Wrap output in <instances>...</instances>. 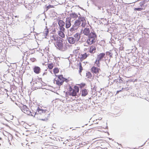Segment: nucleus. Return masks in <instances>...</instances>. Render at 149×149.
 I'll return each mask as SVG.
<instances>
[{
  "instance_id": "f257e3e1",
  "label": "nucleus",
  "mask_w": 149,
  "mask_h": 149,
  "mask_svg": "<svg viewBox=\"0 0 149 149\" xmlns=\"http://www.w3.org/2000/svg\"><path fill=\"white\" fill-rule=\"evenodd\" d=\"M63 39L60 37H58L57 42H56V47L59 50L64 51L66 50L67 48L66 47V45L65 43H63Z\"/></svg>"
},
{
  "instance_id": "f03ea898",
  "label": "nucleus",
  "mask_w": 149,
  "mask_h": 149,
  "mask_svg": "<svg viewBox=\"0 0 149 149\" xmlns=\"http://www.w3.org/2000/svg\"><path fill=\"white\" fill-rule=\"evenodd\" d=\"M88 38L87 40V42L89 45H91L96 42V39L97 36L95 32H91L88 35Z\"/></svg>"
},
{
  "instance_id": "7ed1b4c3",
  "label": "nucleus",
  "mask_w": 149,
  "mask_h": 149,
  "mask_svg": "<svg viewBox=\"0 0 149 149\" xmlns=\"http://www.w3.org/2000/svg\"><path fill=\"white\" fill-rule=\"evenodd\" d=\"M49 114H47L46 112H45L41 115H37V118L40 120L45 121L48 120V117L49 116Z\"/></svg>"
},
{
  "instance_id": "20e7f679",
  "label": "nucleus",
  "mask_w": 149,
  "mask_h": 149,
  "mask_svg": "<svg viewBox=\"0 0 149 149\" xmlns=\"http://www.w3.org/2000/svg\"><path fill=\"white\" fill-rule=\"evenodd\" d=\"M79 91V88L78 86H74L73 91L72 92L69 93L70 95L72 96H76L77 95V94L78 93Z\"/></svg>"
},
{
  "instance_id": "39448f33",
  "label": "nucleus",
  "mask_w": 149,
  "mask_h": 149,
  "mask_svg": "<svg viewBox=\"0 0 149 149\" xmlns=\"http://www.w3.org/2000/svg\"><path fill=\"white\" fill-rule=\"evenodd\" d=\"M22 111L27 115L31 114V112L29 110L27 107L25 105H23L22 107Z\"/></svg>"
},
{
  "instance_id": "423d86ee",
  "label": "nucleus",
  "mask_w": 149,
  "mask_h": 149,
  "mask_svg": "<svg viewBox=\"0 0 149 149\" xmlns=\"http://www.w3.org/2000/svg\"><path fill=\"white\" fill-rule=\"evenodd\" d=\"M71 18L69 17H67L65 21V27L68 29L69 28L71 25Z\"/></svg>"
},
{
  "instance_id": "0eeeda50",
  "label": "nucleus",
  "mask_w": 149,
  "mask_h": 149,
  "mask_svg": "<svg viewBox=\"0 0 149 149\" xmlns=\"http://www.w3.org/2000/svg\"><path fill=\"white\" fill-rule=\"evenodd\" d=\"M67 40L68 42L70 44H74L76 42L74 38L72 37H68Z\"/></svg>"
},
{
  "instance_id": "6e6552de",
  "label": "nucleus",
  "mask_w": 149,
  "mask_h": 149,
  "mask_svg": "<svg viewBox=\"0 0 149 149\" xmlns=\"http://www.w3.org/2000/svg\"><path fill=\"white\" fill-rule=\"evenodd\" d=\"M105 54L104 53H102L97 55V59L98 61H101L102 59L104 57Z\"/></svg>"
},
{
  "instance_id": "1a4fd4ad",
  "label": "nucleus",
  "mask_w": 149,
  "mask_h": 149,
  "mask_svg": "<svg viewBox=\"0 0 149 149\" xmlns=\"http://www.w3.org/2000/svg\"><path fill=\"white\" fill-rule=\"evenodd\" d=\"M96 46L95 45H93L90 48L89 52L91 53H94L96 50Z\"/></svg>"
},
{
  "instance_id": "9d476101",
  "label": "nucleus",
  "mask_w": 149,
  "mask_h": 149,
  "mask_svg": "<svg viewBox=\"0 0 149 149\" xmlns=\"http://www.w3.org/2000/svg\"><path fill=\"white\" fill-rule=\"evenodd\" d=\"M33 70L34 72L37 74L39 73L41 70L40 68L37 66H35L33 68Z\"/></svg>"
},
{
  "instance_id": "9b49d317",
  "label": "nucleus",
  "mask_w": 149,
  "mask_h": 149,
  "mask_svg": "<svg viewBox=\"0 0 149 149\" xmlns=\"http://www.w3.org/2000/svg\"><path fill=\"white\" fill-rule=\"evenodd\" d=\"M38 112V115H41L44 112H46L47 110H43L40 108L39 107H38L37 109Z\"/></svg>"
},
{
  "instance_id": "f8f14e48",
  "label": "nucleus",
  "mask_w": 149,
  "mask_h": 149,
  "mask_svg": "<svg viewBox=\"0 0 149 149\" xmlns=\"http://www.w3.org/2000/svg\"><path fill=\"white\" fill-rule=\"evenodd\" d=\"M99 70H100L99 68L94 66L93 67L91 68V70L92 72L95 74L98 73Z\"/></svg>"
},
{
  "instance_id": "ddd939ff",
  "label": "nucleus",
  "mask_w": 149,
  "mask_h": 149,
  "mask_svg": "<svg viewBox=\"0 0 149 149\" xmlns=\"http://www.w3.org/2000/svg\"><path fill=\"white\" fill-rule=\"evenodd\" d=\"M74 38L76 40V42H77L79 40L80 38V36L79 33H77L74 36Z\"/></svg>"
},
{
  "instance_id": "4468645a",
  "label": "nucleus",
  "mask_w": 149,
  "mask_h": 149,
  "mask_svg": "<svg viewBox=\"0 0 149 149\" xmlns=\"http://www.w3.org/2000/svg\"><path fill=\"white\" fill-rule=\"evenodd\" d=\"M83 33L86 36H88L90 33V31L88 28H86L83 31Z\"/></svg>"
},
{
  "instance_id": "2eb2a0df",
  "label": "nucleus",
  "mask_w": 149,
  "mask_h": 149,
  "mask_svg": "<svg viewBox=\"0 0 149 149\" xmlns=\"http://www.w3.org/2000/svg\"><path fill=\"white\" fill-rule=\"evenodd\" d=\"M88 93L87 90L86 89H84L82 90L81 96H85L88 94Z\"/></svg>"
},
{
  "instance_id": "dca6fc26",
  "label": "nucleus",
  "mask_w": 149,
  "mask_h": 149,
  "mask_svg": "<svg viewBox=\"0 0 149 149\" xmlns=\"http://www.w3.org/2000/svg\"><path fill=\"white\" fill-rule=\"evenodd\" d=\"M78 14L79 15V16L78 17V19L79 20L80 22H82L86 19L85 17L81 16L79 13Z\"/></svg>"
},
{
  "instance_id": "f3484780",
  "label": "nucleus",
  "mask_w": 149,
  "mask_h": 149,
  "mask_svg": "<svg viewBox=\"0 0 149 149\" xmlns=\"http://www.w3.org/2000/svg\"><path fill=\"white\" fill-rule=\"evenodd\" d=\"M58 24L59 26H64L65 24V23L62 20H59L58 22Z\"/></svg>"
},
{
  "instance_id": "a211bd4d",
  "label": "nucleus",
  "mask_w": 149,
  "mask_h": 149,
  "mask_svg": "<svg viewBox=\"0 0 149 149\" xmlns=\"http://www.w3.org/2000/svg\"><path fill=\"white\" fill-rule=\"evenodd\" d=\"M70 16L72 18H76L77 17H79L77 15V14L76 13H72L71 14H70Z\"/></svg>"
},
{
  "instance_id": "6ab92c4d",
  "label": "nucleus",
  "mask_w": 149,
  "mask_h": 149,
  "mask_svg": "<svg viewBox=\"0 0 149 149\" xmlns=\"http://www.w3.org/2000/svg\"><path fill=\"white\" fill-rule=\"evenodd\" d=\"M56 84L58 86H60L63 83V81H61L60 80H59L58 79L56 80Z\"/></svg>"
},
{
  "instance_id": "aec40b11",
  "label": "nucleus",
  "mask_w": 149,
  "mask_h": 149,
  "mask_svg": "<svg viewBox=\"0 0 149 149\" xmlns=\"http://www.w3.org/2000/svg\"><path fill=\"white\" fill-rule=\"evenodd\" d=\"M38 112L37 110L36 111H33L32 112H31V114L29 115H31L32 116H34L35 117H36L37 118V116L38 115Z\"/></svg>"
},
{
  "instance_id": "412c9836",
  "label": "nucleus",
  "mask_w": 149,
  "mask_h": 149,
  "mask_svg": "<svg viewBox=\"0 0 149 149\" xmlns=\"http://www.w3.org/2000/svg\"><path fill=\"white\" fill-rule=\"evenodd\" d=\"M64 32L58 31V34L59 36H61L62 38H63L65 37V35L63 33Z\"/></svg>"
},
{
  "instance_id": "4be33fe9",
  "label": "nucleus",
  "mask_w": 149,
  "mask_h": 149,
  "mask_svg": "<svg viewBox=\"0 0 149 149\" xmlns=\"http://www.w3.org/2000/svg\"><path fill=\"white\" fill-rule=\"evenodd\" d=\"M145 9V8L142 7L141 8H134V11H141L142 10H143Z\"/></svg>"
},
{
  "instance_id": "5701e85b",
  "label": "nucleus",
  "mask_w": 149,
  "mask_h": 149,
  "mask_svg": "<svg viewBox=\"0 0 149 149\" xmlns=\"http://www.w3.org/2000/svg\"><path fill=\"white\" fill-rule=\"evenodd\" d=\"M92 76V74L90 72H89L86 73V76L88 78H91Z\"/></svg>"
},
{
  "instance_id": "b1692460",
  "label": "nucleus",
  "mask_w": 149,
  "mask_h": 149,
  "mask_svg": "<svg viewBox=\"0 0 149 149\" xmlns=\"http://www.w3.org/2000/svg\"><path fill=\"white\" fill-rule=\"evenodd\" d=\"M98 61L97 59H96L95 62V65L97 67H99L100 66V61Z\"/></svg>"
},
{
  "instance_id": "393cba45",
  "label": "nucleus",
  "mask_w": 149,
  "mask_h": 149,
  "mask_svg": "<svg viewBox=\"0 0 149 149\" xmlns=\"http://www.w3.org/2000/svg\"><path fill=\"white\" fill-rule=\"evenodd\" d=\"M74 23L78 27L81 24V22L78 19L75 21Z\"/></svg>"
},
{
  "instance_id": "a878e982",
  "label": "nucleus",
  "mask_w": 149,
  "mask_h": 149,
  "mask_svg": "<svg viewBox=\"0 0 149 149\" xmlns=\"http://www.w3.org/2000/svg\"><path fill=\"white\" fill-rule=\"evenodd\" d=\"M48 68L50 70L52 69L54 67V65L53 63L49 64L48 65Z\"/></svg>"
},
{
  "instance_id": "bb28decb",
  "label": "nucleus",
  "mask_w": 149,
  "mask_h": 149,
  "mask_svg": "<svg viewBox=\"0 0 149 149\" xmlns=\"http://www.w3.org/2000/svg\"><path fill=\"white\" fill-rule=\"evenodd\" d=\"M53 70L54 73L55 74L58 73L59 72V70L57 68H54Z\"/></svg>"
},
{
  "instance_id": "cd10ccee",
  "label": "nucleus",
  "mask_w": 149,
  "mask_h": 149,
  "mask_svg": "<svg viewBox=\"0 0 149 149\" xmlns=\"http://www.w3.org/2000/svg\"><path fill=\"white\" fill-rule=\"evenodd\" d=\"M37 86H38L37 88H40L42 86V84L41 82L38 81V83L37 84Z\"/></svg>"
},
{
  "instance_id": "c85d7f7f",
  "label": "nucleus",
  "mask_w": 149,
  "mask_h": 149,
  "mask_svg": "<svg viewBox=\"0 0 149 149\" xmlns=\"http://www.w3.org/2000/svg\"><path fill=\"white\" fill-rule=\"evenodd\" d=\"M88 56L86 53L81 55V58H82L83 59H85Z\"/></svg>"
},
{
  "instance_id": "c756f323",
  "label": "nucleus",
  "mask_w": 149,
  "mask_h": 149,
  "mask_svg": "<svg viewBox=\"0 0 149 149\" xmlns=\"http://www.w3.org/2000/svg\"><path fill=\"white\" fill-rule=\"evenodd\" d=\"M53 7L54 6L53 5H52L50 4H49L48 6H46V11H47L49 8H53Z\"/></svg>"
},
{
  "instance_id": "7c9ffc66",
  "label": "nucleus",
  "mask_w": 149,
  "mask_h": 149,
  "mask_svg": "<svg viewBox=\"0 0 149 149\" xmlns=\"http://www.w3.org/2000/svg\"><path fill=\"white\" fill-rule=\"evenodd\" d=\"M81 25V26L82 27H84L86 24V20L85 19V20L83 21L82 22Z\"/></svg>"
},
{
  "instance_id": "2f4dec72",
  "label": "nucleus",
  "mask_w": 149,
  "mask_h": 149,
  "mask_svg": "<svg viewBox=\"0 0 149 149\" xmlns=\"http://www.w3.org/2000/svg\"><path fill=\"white\" fill-rule=\"evenodd\" d=\"M58 77L59 79L61 81H62L63 80V78H64L62 75H58Z\"/></svg>"
},
{
  "instance_id": "473e14b6",
  "label": "nucleus",
  "mask_w": 149,
  "mask_h": 149,
  "mask_svg": "<svg viewBox=\"0 0 149 149\" xmlns=\"http://www.w3.org/2000/svg\"><path fill=\"white\" fill-rule=\"evenodd\" d=\"M77 29H75L74 27H73V26H72V27L70 29V31L72 32L75 31Z\"/></svg>"
},
{
  "instance_id": "72a5a7b5",
  "label": "nucleus",
  "mask_w": 149,
  "mask_h": 149,
  "mask_svg": "<svg viewBox=\"0 0 149 149\" xmlns=\"http://www.w3.org/2000/svg\"><path fill=\"white\" fill-rule=\"evenodd\" d=\"M106 53L107 55H109L110 57H112L113 54L111 52H107Z\"/></svg>"
},
{
  "instance_id": "f704fd0d",
  "label": "nucleus",
  "mask_w": 149,
  "mask_h": 149,
  "mask_svg": "<svg viewBox=\"0 0 149 149\" xmlns=\"http://www.w3.org/2000/svg\"><path fill=\"white\" fill-rule=\"evenodd\" d=\"M60 31L64 32L65 30V28L63 27V26H59Z\"/></svg>"
},
{
  "instance_id": "c9c22d12",
  "label": "nucleus",
  "mask_w": 149,
  "mask_h": 149,
  "mask_svg": "<svg viewBox=\"0 0 149 149\" xmlns=\"http://www.w3.org/2000/svg\"><path fill=\"white\" fill-rule=\"evenodd\" d=\"M82 70H83V68L82 67V66H81V64L79 66V73L80 74V73L81 72V71Z\"/></svg>"
},
{
  "instance_id": "e433bc0d",
  "label": "nucleus",
  "mask_w": 149,
  "mask_h": 149,
  "mask_svg": "<svg viewBox=\"0 0 149 149\" xmlns=\"http://www.w3.org/2000/svg\"><path fill=\"white\" fill-rule=\"evenodd\" d=\"M45 34L46 36H47L49 33V31L48 29H46L44 31Z\"/></svg>"
},
{
  "instance_id": "4c0bfd02",
  "label": "nucleus",
  "mask_w": 149,
  "mask_h": 149,
  "mask_svg": "<svg viewBox=\"0 0 149 149\" xmlns=\"http://www.w3.org/2000/svg\"><path fill=\"white\" fill-rule=\"evenodd\" d=\"M115 81L116 82H117L122 83H123V80L121 79H118V80H115Z\"/></svg>"
},
{
  "instance_id": "58836bf2",
  "label": "nucleus",
  "mask_w": 149,
  "mask_h": 149,
  "mask_svg": "<svg viewBox=\"0 0 149 149\" xmlns=\"http://www.w3.org/2000/svg\"><path fill=\"white\" fill-rule=\"evenodd\" d=\"M59 37V36H57V37H54V36H52V38H53L54 40L56 41V40L57 41V40L58 37Z\"/></svg>"
},
{
  "instance_id": "ea45409f",
  "label": "nucleus",
  "mask_w": 149,
  "mask_h": 149,
  "mask_svg": "<svg viewBox=\"0 0 149 149\" xmlns=\"http://www.w3.org/2000/svg\"><path fill=\"white\" fill-rule=\"evenodd\" d=\"M101 120V119H97L96 120L95 122H96L95 124H94L93 125H94V126H95L94 125H95L96 124H97L98 123L99 121Z\"/></svg>"
},
{
  "instance_id": "a19ab883",
  "label": "nucleus",
  "mask_w": 149,
  "mask_h": 149,
  "mask_svg": "<svg viewBox=\"0 0 149 149\" xmlns=\"http://www.w3.org/2000/svg\"><path fill=\"white\" fill-rule=\"evenodd\" d=\"M73 89L72 88L71 86H70L68 91L70 92H72L73 91Z\"/></svg>"
},
{
  "instance_id": "79ce46f5",
  "label": "nucleus",
  "mask_w": 149,
  "mask_h": 149,
  "mask_svg": "<svg viewBox=\"0 0 149 149\" xmlns=\"http://www.w3.org/2000/svg\"><path fill=\"white\" fill-rule=\"evenodd\" d=\"M62 81H63V82L64 81H65L66 82H68L69 81V80L67 79L64 78Z\"/></svg>"
},
{
  "instance_id": "37998d69",
  "label": "nucleus",
  "mask_w": 149,
  "mask_h": 149,
  "mask_svg": "<svg viewBox=\"0 0 149 149\" xmlns=\"http://www.w3.org/2000/svg\"><path fill=\"white\" fill-rule=\"evenodd\" d=\"M73 26V27H74L75 29H78V26L76 25V24L74 23V24L72 26Z\"/></svg>"
},
{
  "instance_id": "c03bdc74",
  "label": "nucleus",
  "mask_w": 149,
  "mask_h": 149,
  "mask_svg": "<svg viewBox=\"0 0 149 149\" xmlns=\"http://www.w3.org/2000/svg\"><path fill=\"white\" fill-rule=\"evenodd\" d=\"M17 2L18 3H21L22 4L23 3V1H22V2L21 1V0H17Z\"/></svg>"
},
{
  "instance_id": "a18cd8bd",
  "label": "nucleus",
  "mask_w": 149,
  "mask_h": 149,
  "mask_svg": "<svg viewBox=\"0 0 149 149\" xmlns=\"http://www.w3.org/2000/svg\"><path fill=\"white\" fill-rule=\"evenodd\" d=\"M34 81H35V80H34L33 79L32 81H33V84H37L38 83Z\"/></svg>"
},
{
  "instance_id": "49530a36",
  "label": "nucleus",
  "mask_w": 149,
  "mask_h": 149,
  "mask_svg": "<svg viewBox=\"0 0 149 149\" xmlns=\"http://www.w3.org/2000/svg\"><path fill=\"white\" fill-rule=\"evenodd\" d=\"M96 88L97 87H96V86H94V87L93 88V90H95V91L96 90Z\"/></svg>"
},
{
  "instance_id": "de8ad7c7",
  "label": "nucleus",
  "mask_w": 149,
  "mask_h": 149,
  "mask_svg": "<svg viewBox=\"0 0 149 149\" xmlns=\"http://www.w3.org/2000/svg\"><path fill=\"white\" fill-rule=\"evenodd\" d=\"M39 81L40 80L41 81H42V82H43L42 81V79L41 78H39Z\"/></svg>"
},
{
  "instance_id": "09e8293b",
  "label": "nucleus",
  "mask_w": 149,
  "mask_h": 149,
  "mask_svg": "<svg viewBox=\"0 0 149 149\" xmlns=\"http://www.w3.org/2000/svg\"><path fill=\"white\" fill-rule=\"evenodd\" d=\"M121 91V90H120V91H117L116 92V94H118V93H119L120 91Z\"/></svg>"
},
{
  "instance_id": "8fccbe9b",
  "label": "nucleus",
  "mask_w": 149,
  "mask_h": 149,
  "mask_svg": "<svg viewBox=\"0 0 149 149\" xmlns=\"http://www.w3.org/2000/svg\"><path fill=\"white\" fill-rule=\"evenodd\" d=\"M98 9L99 10H101V7L100 6H98Z\"/></svg>"
},
{
  "instance_id": "3c124183",
  "label": "nucleus",
  "mask_w": 149,
  "mask_h": 149,
  "mask_svg": "<svg viewBox=\"0 0 149 149\" xmlns=\"http://www.w3.org/2000/svg\"><path fill=\"white\" fill-rule=\"evenodd\" d=\"M126 88H122V90H121V91H122V90H123V89H126Z\"/></svg>"
},
{
  "instance_id": "603ef678",
  "label": "nucleus",
  "mask_w": 149,
  "mask_h": 149,
  "mask_svg": "<svg viewBox=\"0 0 149 149\" xmlns=\"http://www.w3.org/2000/svg\"><path fill=\"white\" fill-rule=\"evenodd\" d=\"M106 65H107L108 66V64L107 63V62H106Z\"/></svg>"
},
{
  "instance_id": "864d4df0",
  "label": "nucleus",
  "mask_w": 149,
  "mask_h": 149,
  "mask_svg": "<svg viewBox=\"0 0 149 149\" xmlns=\"http://www.w3.org/2000/svg\"><path fill=\"white\" fill-rule=\"evenodd\" d=\"M108 62H109L110 61V59H109V60H108Z\"/></svg>"
},
{
  "instance_id": "5fc2aeb1",
  "label": "nucleus",
  "mask_w": 149,
  "mask_h": 149,
  "mask_svg": "<svg viewBox=\"0 0 149 149\" xmlns=\"http://www.w3.org/2000/svg\"><path fill=\"white\" fill-rule=\"evenodd\" d=\"M38 33H36V35H38Z\"/></svg>"
},
{
  "instance_id": "6e6d98bb",
  "label": "nucleus",
  "mask_w": 149,
  "mask_h": 149,
  "mask_svg": "<svg viewBox=\"0 0 149 149\" xmlns=\"http://www.w3.org/2000/svg\"><path fill=\"white\" fill-rule=\"evenodd\" d=\"M0 140H1L2 139V138L1 137H0Z\"/></svg>"
},
{
  "instance_id": "4d7b16f0",
  "label": "nucleus",
  "mask_w": 149,
  "mask_h": 149,
  "mask_svg": "<svg viewBox=\"0 0 149 149\" xmlns=\"http://www.w3.org/2000/svg\"><path fill=\"white\" fill-rule=\"evenodd\" d=\"M80 8L81 9H82V10H84V9H83L82 8Z\"/></svg>"
},
{
  "instance_id": "13d9d810",
  "label": "nucleus",
  "mask_w": 149,
  "mask_h": 149,
  "mask_svg": "<svg viewBox=\"0 0 149 149\" xmlns=\"http://www.w3.org/2000/svg\"><path fill=\"white\" fill-rule=\"evenodd\" d=\"M33 52H31V54H33Z\"/></svg>"
},
{
  "instance_id": "bf43d9fd",
  "label": "nucleus",
  "mask_w": 149,
  "mask_h": 149,
  "mask_svg": "<svg viewBox=\"0 0 149 149\" xmlns=\"http://www.w3.org/2000/svg\"><path fill=\"white\" fill-rule=\"evenodd\" d=\"M33 52H31V54H33Z\"/></svg>"
},
{
  "instance_id": "052dcab7",
  "label": "nucleus",
  "mask_w": 149,
  "mask_h": 149,
  "mask_svg": "<svg viewBox=\"0 0 149 149\" xmlns=\"http://www.w3.org/2000/svg\"><path fill=\"white\" fill-rule=\"evenodd\" d=\"M27 6V5H26V6H25V7H26V8H27V7H26V6Z\"/></svg>"
},
{
  "instance_id": "680f3d73",
  "label": "nucleus",
  "mask_w": 149,
  "mask_h": 149,
  "mask_svg": "<svg viewBox=\"0 0 149 149\" xmlns=\"http://www.w3.org/2000/svg\"><path fill=\"white\" fill-rule=\"evenodd\" d=\"M75 130V129H73L72 130Z\"/></svg>"
},
{
  "instance_id": "e2e57ef3",
  "label": "nucleus",
  "mask_w": 149,
  "mask_h": 149,
  "mask_svg": "<svg viewBox=\"0 0 149 149\" xmlns=\"http://www.w3.org/2000/svg\"><path fill=\"white\" fill-rule=\"evenodd\" d=\"M45 74V73H43V75H44Z\"/></svg>"
},
{
  "instance_id": "0e129e2a",
  "label": "nucleus",
  "mask_w": 149,
  "mask_h": 149,
  "mask_svg": "<svg viewBox=\"0 0 149 149\" xmlns=\"http://www.w3.org/2000/svg\"><path fill=\"white\" fill-rule=\"evenodd\" d=\"M84 84V85L83 86H84L85 85V84Z\"/></svg>"
},
{
  "instance_id": "69168bd1",
  "label": "nucleus",
  "mask_w": 149,
  "mask_h": 149,
  "mask_svg": "<svg viewBox=\"0 0 149 149\" xmlns=\"http://www.w3.org/2000/svg\"><path fill=\"white\" fill-rule=\"evenodd\" d=\"M54 125H55V124H53V126H54Z\"/></svg>"
},
{
  "instance_id": "338daca9",
  "label": "nucleus",
  "mask_w": 149,
  "mask_h": 149,
  "mask_svg": "<svg viewBox=\"0 0 149 149\" xmlns=\"http://www.w3.org/2000/svg\"><path fill=\"white\" fill-rule=\"evenodd\" d=\"M107 128H108V127L107 126V127H106Z\"/></svg>"
},
{
  "instance_id": "774afa93",
  "label": "nucleus",
  "mask_w": 149,
  "mask_h": 149,
  "mask_svg": "<svg viewBox=\"0 0 149 149\" xmlns=\"http://www.w3.org/2000/svg\"><path fill=\"white\" fill-rule=\"evenodd\" d=\"M84 127V126H82V127Z\"/></svg>"
}]
</instances>
